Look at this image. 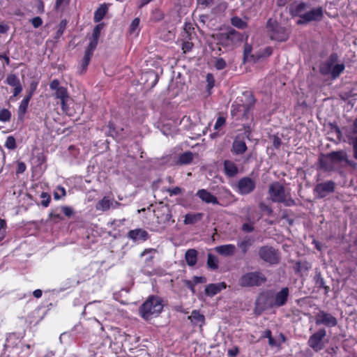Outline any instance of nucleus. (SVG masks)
Returning <instances> with one entry per match:
<instances>
[{
  "mask_svg": "<svg viewBox=\"0 0 357 357\" xmlns=\"http://www.w3.org/2000/svg\"><path fill=\"white\" fill-rule=\"evenodd\" d=\"M324 17L323 8L321 6L314 8L305 12L296 22L297 25L307 24L311 22H319Z\"/></svg>",
  "mask_w": 357,
  "mask_h": 357,
  "instance_id": "nucleus-6",
  "label": "nucleus"
},
{
  "mask_svg": "<svg viewBox=\"0 0 357 357\" xmlns=\"http://www.w3.org/2000/svg\"><path fill=\"white\" fill-rule=\"evenodd\" d=\"M188 319L194 325L202 327L205 322V317L203 314H200L198 310H193L191 315L188 317Z\"/></svg>",
  "mask_w": 357,
  "mask_h": 357,
  "instance_id": "nucleus-24",
  "label": "nucleus"
},
{
  "mask_svg": "<svg viewBox=\"0 0 357 357\" xmlns=\"http://www.w3.org/2000/svg\"><path fill=\"white\" fill-rule=\"evenodd\" d=\"M206 82L208 83L207 86L208 89H211L214 86L215 79L212 74L208 73L206 75Z\"/></svg>",
  "mask_w": 357,
  "mask_h": 357,
  "instance_id": "nucleus-56",
  "label": "nucleus"
},
{
  "mask_svg": "<svg viewBox=\"0 0 357 357\" xmlns=\"http://www.w3.org/2000/svg\"><path fill=\"white\" fill-rule=\"evenodd\" d=\"M4 146L9 150L15 149L17 147L15 138L12 135L8 136L6 139Z\"/></svg>",
  "mask_w": 357,
  "mask_h": 357,
  "instance_id": "nucleus-41",
  "label": "nucleus"
},
{
  "mask_svg": "<svg viewBox=\"0 0 357 357\" xmlns=\"http://www.w3.org/2000/svg\"><path fill=\"white\" fill-rule=\"evenodd\" d=\"M50 218H51L53 220L60 221L63 220V217L59 213H56L54 212H51L49 215Z\"/></svg>",
  "mask_w": 357,
  "mask_h": 357,
  "instance_id": "nucleus-62",
  "label": "nucleus"
},
{
  "mask_svg": "<svg viewBox=\"0 0 357 357\" xmlns=\"http://www.w3.org/2000/svg\"><path fill=\"white\" fill-rule=\"evenodd\" d=\"M182 50L183 53L191 51L194 46L193 43L190 42L191 34L185 29V31L182 33Z\"/></svg>",
  "mask_w": 357,
  "mask_h": 357,
  "instance_id": "nucleus-23",
  "label": "nucleus"
},
{
  "mask_svg": "<svg viewBox=\"0 0 357 357\" xmlns=\"http://www.w3.org/2000/svg\"><path fill=\"white\" fill-rule=\"evenodd\" d=\"M236 188L238 194L247 195L255 190L256 182L253 178L249 176H244L238 181Z\"/></svg>",
  "mask_w": 357,
  "mask_h": 357,
  "instance_id": "nucleus-8",
  "label": "nucleus"
},
{
  "mask_svg": "<svg viewBox=\"0 0 357 357\" xmlns=\"http://www.w3.org/2000/svg\"><path fill=\"white\" fill-rule=\"evenodd\" d=\"M313 280L316 287L323 289L325 294H327L330 291V287L326 285L325 280L322 277L320 271H316Z\"/></svg>",
  "mask_w": 357,
  "mask_h": 357,
  "instance_id": "nucleus-22",
  "label": "nucleus"
},
{
  "mask_svg": "<svg viewBox=\"0 0 357 357\" xmlns=\"http://www.w3.org/2000/svg\"><path fill=\"white\" fill-rule=\"evenodd\" d=\"M11 119V112L8 109L0 110V121L8 122Z\"/></svg>",
  "mask_w": 357,
  "mask_h": 357,
  "instance_id": "nucleus-43",
  "label": "nucleus"
},
{
  "mask_svg": "<svg viewBox=\"0 0 357 357\" xmlns=\"http://www.w3.org/2000/svg\"><path fill=\"white\" fill-rule=\"evenodd\" d=\"M230 22L232 26L239 29H245L248 27L247 22L243 20L238 16H234L231 18Z\"/></svg>",
  "mask_w": 357,
  "mask_h": 357,
  "instance_id": "nucleus-31",
  "label": "nucleus"
},
{
  "mask_svg": "<svg viewBox=\"0 0 357 357\" xmlns=\"http://www.w3.org/2000/svg\"><path fill=\"white\" fill-rule=\"evenodd\" d=\"M50 89L53 91L52 97L55 100L64 98H70L68 89L60 85V81L58 79H54L50 83Z\"/></svg>",
  "mask_w": 357,
  "mask_h": 357,
  "instance_id": "nucleus-13",
  "label": "nucleus"
},
{
  "mask_svg": "<svg viewBox=\"0 0 357 357\" xmlns=\"http://www.w3.org/2000/svg\"><path fill=\"white\" fill-rule=\"evenodd\" d=\"M310 266L309 264L305 261H304V262L297 261L296 263V265L294 267V268L296 273H298L300 275H303L304 273H305L307 271V270L310 268Z\"/></svg>",
  "mask_w": 357,
  "mask_h": 357,
  "instance_id": "nucleus-34",
  "label": "nucleus"
},
{
  "mask_svg": "<svg viewBox=\"0 0 357 357\" xmlns=\"http://www.w3.org/2000/svg\"><path fill=\"white\" fill-rule=\"evenodd\" d=\"M280 203L283 204L285 206H294L296 204V201L291 197L287 198V195L282 199V201Z\"/></svg>",
  "mask_w": 357,
  "mask_h": 357,
  "instance_id": "nucleus-50",
  "label": "nucleus"
},
{
  "mask_svg": "<svg viewBox=\"0 0 357 357\" xmlns=\"http://www.w3.org/2000/svg\"><path fill=\"white\" fill-rule=\"evenodd\" d=\"M31 98H32L26 95L21 101L18 108V114L20 116H23L26 113Z\"/></svg>",
  "mask_w": 357,
  "mask_h": 357,
  "instance_id": "nucleus-30",
  "label": "nucleus"
},
{
  "mask_svg": "<svg viewBox=\"0 0 357 357\" xmlns=\"http://www.w3.org/2000/svg\"><path fill=\"white\" fill-rule=\"evenodd\" d=\"M326 159H320L319 164L321 168L326 170L331 169V167L329 165L328 162L331 164H337L341 162H345V163L353 168L356 167V163L348 159L347 153L343 150L331 151L325 155Z\"/></svg>",
  "mask_w": 357,
  "mask_h": 357,
  "instance_id": "nucleus-2",
  "label": "nucleus"
},
{
  "mask_svg": "<svg viewBox=\"0 0 357 357\" xmlns=\"http://www.w3.org/2000/svg\"><path fill=\"white\" fill-rule=\"evenodd\" d=\"M163 309L162 300L156 296H151L139 307V313L145 320L158 317Z\"/></svg>",
  "mask_w": 357,
  "mask_h": 357,
  "instance_id": "nucleus-1",
  "label": "nucleus"
},
{
  "mask_svg": "<svg viewBox=\"0 0 357 357\" xmlns=\"http://www.w3.org/2000/svg\"><path fill=\"white\" fill-rule=\"evenodd\" d=\"M259 255L261 259L271 264L279 261L278 253L273 247H261Z\"/></svg>",
  "mask_w": 357,
  "mask_h": 357,
  "instance_id": "nucleus-15",
  "label": "nucleus"
},
{
  "mask_svg": "<svg viewBox=\"0 0 357 357\" xmlns=\"http://www.w3.org/2000/svg\"><path fill=\"white\" fill-rule=\"evenodd\" d=\"M316 325H324L326 327H334L337 324V319L331 314L324 311L319 310L315 315Z\"/></svg>",
  "mask_w": 357,
  "mask_h": 357,
  "instance_id": "nucleus-12",
  "label": "nucleus"
},
{
  "mask_svg": "<svg viewBox=\"0 0 357 357\" xmlns=\"http://www.w3.org/2000/svg\"><path fill=\"white\" fill-rule=\"evenodd\" d=\"M235 247H215V250L222 256H231L234 253Z\"/></svg>",
  "mask_w": 357,
  "mask_h": 357,
  "instance_id": "nucleus-37",
  "label": "nucleus"
},
{
  "mask_svg": "<svg viewBox=\"0 0 357 357\" xmlns=\"http://www.w3.org/2000/svg\"><path fill=\"white\" fill-rule=\"evenodd\" d=\"M192 282L195 283V284L205 283L206 282V278L202 276H195L193 277Z\"/></svg>",
  "mask_w": 357,
  "mask_h": 357,
  "instance_id": "nucleus-64",
  "label": "nucleus"
},
{
  "mask_svg": "<svg viewBox=\"0 0 357 357\" xmlns=\"http://www.w3.org/2000/svg\"><path fill=\"white\" fill-rule=\"evenodd\" d=\"M26 165L24 162H19L17 163V170H16L17 174L23 173L26 170Z\"/></svg>",
  "mask_w": 357,
  "mask_h": 357,
  "instance_id": "nucleus-59",
  "label": "nucleus"
},
{
  "mask_svg": "<svg viewBox=\"0 0 357 357\" xmlns=\"http://www.w3.org/2000/svg\"><path fill=\"white\" fill-rule=\"evenodd\" d=\"M289 298V289L287 287H282L280 291L275 292L270 303V307H280L287 303Z\"/></svg>",
  "mask_w": 357,
  "mask_h": 357,
  "instance_id": "nucleus-9",
  "label": "nucleus"
},
{
  "mask_svg": "<svg viewBox=\"0 0 357 357\" xmlns=\"http://www.w3.org/2000/svg\"><path fill=\"white\" fill-rule=\"evenodd\" d=\"M268 194L273 202L280 203L286 195L285 189L283 185L278 181L270 184L268 187Z\"/></svg>",
  "mask_w": 357,
  "mask_h": 357,
  "instance_id": "nucleus-10",
  "label": "nucleus"
},
{
  "mask_svg": "<svg viewBox=\"0 0 357 357\" xmlns=\"http://www.w3.org/2000/svg\"><path fill=\"white\" fill-rule=\"evenodd\" d=\"M7 224L4 219L0 218V242L5 238Z\"/></svg>",
  "mask_w": 357,
  "mask_h": 357,
  "instance_id": "nucleus-46",
  "label": "nucleus"
},
{
  "mask_svg": "<svg viewBox=\"0 0 357 357\" xmlns=\"http://www.w3.org/2000/svg\"><path fill=\"white\" fill-rule=\"evenodd\" d=\"M335 190V183L333 181L317 183L314 188V193L317 198L322 199Z\"/></svg>",
  "mask_w": 357,
  "mask_h": 357,
  "instance_id": "nucleus-11",
  "label": "nucleus"
},
{
  "mask_svg": "<svg viewBox=\"0 0 357 357\" xmlns=\"http://www.w3.org/2000/svg\"><path fill=\"white\" fill-rule=\"evenodd\" d=\"M248 149L247 145L243 138L237 136L231 145V151L234 155H242Z\"/></svg>",
  "mask_w": 357,
  "mask_h": 357,
  "instance_id": "nucleus-18",
  "label": "nucleus"
},
{
  "mask_svg": "<svg viewBox=\"0 0 357 357\" xmlns=\"http://www.w3.org/2000/svg\"><path fill=\"white\" fill-rule=\"evenodd\" d=\"M241 229L245 233L252 232L254 230V226L252 223H243L241 227Z\"/></svg>",
  "mask_w": 357,
  "mask_h": 357,
  "instance_id": "nucleus-54",
  "label": "nucleus"
},
{
  "mask_svg": "<svg viewBox=\"0 0 357 357\" xmlns=\"http://www.w3.org/2000/svg\"><path fill=\"white\" fill-rule=\"evenodd\" d=\"M260 208L266 212L268 215H271L272 213H273V209L271 208V206H268V205H266V204H260Z\"/></svg>",
  "mask_w": 357,
  "mask_h": 357,
  "instance_id": "nucleus-60",
  "label": "nucleus"
},
{
  "mask_svg": "<svg viewBox=\"0 0 357 357\" xmlns=\"http://www.w3.org/2000/svg\"><path fill=\"white\" fill-rule=\"evenodd\" d=\"M103 26H104V24L100 23L94 27V29L93 30V33H92L93 39H95L97 40H99V38L100 36V32H101L102 29H103Z\"/></svg>",
  "mask_w": 357,
  "mask_h": 357,
  "instance_id": "nucleus-45",
  "label": "nucleus"
},
{
  "mask_svg": "<svg viewBox=\"0 0 357 357\" xmlns=\"http://www.w3.org/2000/svg\"><path fill=\"white\" fill-rule=\"evenodd\" d=\"M338 55L337 53H331L327 60L322 62L319 66V73L326 76L331 74L333 65L337 61Z\"/></svg>",
  "mask_w": 357,
  "mask_h": 357,
  "instance_id": "nucleus-16",
  "label": "nucleus"
},
{
  "mask_svg": "<svg viewBox=\"0 0 357 357\" xmlns=\"http://www.w3.org/2000/svg\"><path fill=\"white\" fill-rule=\"evenodd\" d=\"M326 336L325 328H320L316 333L310 336L307 344L315 352H318L324 349V338Z\"/></svg>",
  "mask_w": 357,
  "mask_h": 357,
  "instance_id": "nucleus-7",
  "label": "nucleus"
},
{
  "mask_svg": "<svg viewBox=\"0 0 357 357\" xmlns=\"http://www.w3.org/2000/svg\"><path fill=\"white\" fill-rule=\"evenodd\" d=\"M267 280L266 275L260 271L248 272L243 274L238 280L241 287H260Z\"/></svg>",
  "mask_w": 357,
  "mask_h": 357,
  "instance_id": "nucleus-3",
  "label": "nucleus"
},
{
  "mask_svg": "<svg viewBox=\"0 0 357 357\" xmlns=\"http://www.w3.org/2000/svg\"><path fill=\"white\" fill-rule=\"evenodd\" d=\"M204 216L202 213H187L185 215L184 224L185 225H193L200 221Z\"/></svg>",
  "mask_w": 357,
  "mask_h": 357,
  "instance_id": "nucleus-26",
  "label": "nucleus"
},
{
  "mask_svg": "<svg viewBox=\"0 0 357 357\" xmlns=\"http://www.w3.org/2000/svg\"><path fill=\"white\" fill-rule=\"evenodd\" d=\"M226 123V118L222 116L218 117L216 122L214 125V130H220V128Z\"/></svg>",
  "mask_w": 357,
  "mask_h": 357,
  "instance_id": "nucleus-48",
  "label": "nucleus"
},
{
  "mask_svg": "<svg viewBox=\"0 0 357 357\" xmlns=\"http://www.w3.org/2000/svg\"><path fill=\"white\" fill-rule=\"evenodd\" d=\"M128 237L135 243H142L149 238V234L144 229L139 228L129 231Z\"/></svg>",
  "mask_w": 357,
  "mask_h": 357,
  "instance_id": "nucleus-17",
  "label": "nucleus"
},
{
  "mask_svg": "<svg viewBox=\"0 0 357 357\" xmlns=\"http://www.w3.org/2000/svg\"><path fill=\"white\" fill-rule=\"evenodd\" d=\"M92 56L84 53V55L79 64V74H84L86 73L88 66L91 61Z\"/></svg>",
  "mask_w": 357,
  "mask_h": 357,
  "instance_id": "nucleus-29",
  "label": "nucleus"
},
{
  "mask_svg": "<svg viewBox=\"0 0 357 357\" xmlns=\"http://www.w3.org/2000/svg\"><path fill=\"white\" fill-rule=\"evenodd\" d=\"M225 282L213 283L208 284L205 288V293L208 296H213L220 292L222 289H226Z\"/></svg>",
  "mask_w": 357,
  "mask_h": 357,
  "instance_id": "nucleus-20",
  "label": "nucleus"
},
{
  "mask_svg": "<svg viewBox=\"0 0 357 357\" xmlns=\"http://www.w3.org/2000/svg\"><path fill=\"white\" fill-rule=\"evenodd\" d=\"M224 173L227 177H234L238 173V168L234 162L225 160L223 162Z\"/></svg>",
  "mask_w": 357,
  "mask_h": 357,
  "instance_id": "nucleus-21",
  "label": "nucleus"
},
{
  "mask_svg": "<svg viewBox=\"0 0 357 357\" xmlns=\"http://www.w3.org/2000/svg\"><path fill=\"white\" fill-rule=\"evenodd\" d=\"M273 54V48L270 46L266 47L263 50H259L255 54L251 55L253 58L254 61H259L262 59H266L269 57Z\"/></svg>",
  "mask_w": 357,
  "mask_h": 357,
  "instance_id": "nucleus-25",
  "label": "nucleus"
},
{
  "mask_svg": "<svg viewBox=\"0 0 357 357\" xmlns=\"http://www.w3.org/2000/svg\"><path fill=\"white\" fill-rule=\"evenodd\" d=\"M98 43V40L91 38L89 45L85 50L84 53L93 56V52L96 50Z\"/></svg>",
  "mask_w": 357,
  "mask_h": 357,
  "instance_id": "nucleus-40",
  "label": "nucleus"
},
{
  "mask_svg": "<svg viewBox=\"0 0 357 357\" xmlns=\"http://www.w3.org/2000/svg\"><path fill=\"white\" fill-rule=\"evenodd\" d=\"M197 3L202 8H206L212 6L214 3V0H197Z\"/></svg>",
  "mask_w": 357,
  "mask_h": 357,
  "instance_id": "nucleus-52",
  "label": "nucleus"
},
{
  "mask_svg": "<svg viewBox=\"0 0 357 357\" xmlns=\"http://www.w3.org/2000/svg\"><path fill=\"white\" fill-rule=\"evenodd\" d=\"M67 21L66 20H62L59 24L58 30L56 32L55 38L59 39L63 33L66 29Z\"/></svg>",
  "mask_w": 357,
  "mask_h": 357,
  "instance_id": "nucleus-42",
  "label": "nucleus"
},
{
  "mask_svg": "<svg viewBox=\"0 0 357 357\" xmlns=\"http://www.w3.org/2000/svg\"><path fill=\"white\" fill-rule=\"evenodd\" d=\"M54 199L59 200L66 196V189L61 185L56 187V190L54 192Z\"/></svg>",
  "mask_w": 357,
  "mask_h": 357,
  "instance_id": "nucleus-39",
  "label": "nucleus"
},
{
  "mask_svg": "<svg viewBox=\"0 0 357 357\" xmlns=\"http://www.w3.org/2000/svg\"><path fill=\"white\" fill-rule=\"evenodd\" d=\"M38 81H31L29 84V88L27 91L26 96L32 98L35 92L36 91V89L38 88Z\"/></svg>",
  "mask_w": 357,
  "mask_h": 357,
  "instance_id": "nucleus-47",
  "label": "nucleus"
},
{
  "mask_svg": "<svg viewBox=\"0 0 357 357\" xmlns=\"http://www.w3.org/2000/svg\"><path fill=\"white\" fill-rule=\"evenodd\" d=\"M69 100H70V98H64V99L59 100L60 101L61 110L66 114H68L69 106H68V102L69 101Z\"/></svg>",
  "mask_w": 357,
  "mask_h": 357,
  "instance_id": "nucleus-49",
  "label": "nucleus"
},
{
  "mask_svg": "<svg viewBox=\"0 0 357 357\" xmlns=\"http://www.w3.org/2000/svg\"><path fill=\"white\" fill-rule=\"evenodd\" d=\"M6 83L12 87L21 84L19 77L15 74L13 73L7 76Z\"/></svg>",
  "mask_w": 357,
  "mask_h": 357,
  "instance_id": "nucleus-38",
  "label": "nucleus"
},
{
  "mask_svg": "<svg viewBox=\"0 0 357 357\" xmlns=\"http://www.w3.org/2000/svg\"><path fill=\"white\" fill-rule=\"evenodd\" d=\"M41 200V206L47 207L51 202V196L48 192H43L40 195Z\"/></svg>",
  "mask_w": 357,
  "mask_h": 357,
  "instance_id": "nucleus-44",
  "label": "nucleus"
},
{
  "mask_svg": "<svg viewBox=\"0 0 357 357\" xmlns=\"http://www.w3.org/2000/svg\"><path fill=\"white\" fill-rule=\"evenodd\" d=\"M31 24L34 28H38L43 24V20L40 17H35L31 20Z\"/></svg>",
  "mask_w": 357,
  "mask_h": 357,
  "instance_id": "nucleus-57",
  "label": "nucleus"
},
{
  "mask_svg": "<svg viewBox=\"0 0 357 357\" xmlns=\"http://www.w3.org/2000/svg\"><path fill=\"white\" fill-rule=\"evenodd\" d=\"M310 6V4L302 1H297L291 3L288 6V12L289 15L294 18L298 17L301 19V16L304 15L306 9Z\"/></svg>",
  "mask_w": 357,
  "mask_h": 357,
  "instance_id": "nucleus-14",
  "label": "nucleus"
},
{
  "mask_svg": "<svg viewBox=\"0 0 357 357\" xmlns=\"http://www.w3.org/2000/svg\"><path fill=\"white\" fill-rule=\"evenodd\" d=\"M196 196L206 204H212L215 205L219 204L218 198L206 189H200L197 190Z\"/></svg>",
  "mask_w": 357,
  "mask_h": 357,
  "instance_id": "nucleus-19",
  "label": "nucleus"
},
{
  "mask_svg": "<svg viewBox=\"0 0 357 357\" xmlns=\"http://www.w3.org/2000/svg\"><path fill=\"white\" fill-rule=\"evenodd\" d=\"M185 258L187 264L190 266H193L196 264L197 261V252L195 249H189L185 252Z\"/></svg>",
  "mask_w": 357,
  "mask_h": 357,
  "instance_id": "nucleus-27",
  "label": "nucleus"
},
{
  "mask_svg": "<svg viewBox=\"0 0 357 357\" xmlns=\"http://www.w3.org/2000/svg\"><path fill=\"white\" fill-rule=\"evenodd\" d=\"M107 7L105 4L101 5L94 13L93 20L95 22H100L107 13Z\"/></svg>",
  "mask_w": 357,
  "mask_h": 357,
  "instance_id": "nucleus-28",
  "label": "nucleus"
},
{
  "mask_svg": "<svg viewBox=\"0 0 357 357\" xmlns=\"http://www.w3.org/2000/svg\"><path fill=\"white\" fill-rule=\"evenodd\" d=\"M227 66L226 61L222 58L217 59L215 63V67L217 70H222Z\"/></svg>",
  "mask_w": 357,
  "mask_h": 357,
  "instance_id": "nucleus-51",
  "label": "nucleus"
},
{
  "mask_svg": "<svg viewBox=\"0 0 357 357\" xmlns=\"http://www.w3.org/2000/svg\"><path fill=\"white\" fill-rule=\"evenodd\" d=\"M344 68L345 66L344 63L334 64L330 75L333 79H336L344 70Z\"/></svg>",
  "mask_w": 357,
  "mask_h": 357,
  "instance_id": "nucleus-36",
  "label": "nucleus"
},
{
  "mask_svg": "<svg viewBox=\"0 0 357 357\" xmlns=\"http://www.w3.org/2000/svg\"><path fill=\"white\" fill-rule=\"evenodd\" d=\"M61 209L63 214L68 218L71 217L74 213L73 209L68 206H62Z\"/></svg>",
  "mask_w": 357,
  "mask_h": 357,
  "instance_id": "nucleus-53",
  "label": "nucleus"
},
{
  "mask_svg": "<svg viewBox=\"0 0 357 357\" xmlns=\"http://www.w3.org/2000/svg\"><path fill=\"white\" fill-rule=\"evenodd\" d=\"M219 261L216 256L208 254L207 267L208 269L215 271L218 268Z\"/></svg>",
  "mask_w": 357,
  "mask_h": 357,
  "instance_id": "nucleus-32",
  "label": "nucleus"
},
{
  "mask_svg": "<svg viewBox=\"0 0 357 357\" xmlns=\"http://www.w3.org/2000/svg\"><path fill=\"white\" fill-rule=\"evenodd\" d=\"M110 206V199L107 197H104L97 203L96 208L97 210L106 211L109 209Z\"/></svg>",
  "mask_w": 357,
  "mask_h": 357,
  "instance_id": "nucleus-33",
  "label": "nucleus"
},
{
  "mask_svg": "<svg viewBox=\"0 0 357 357\" xmlns=\"http://www.w3.org/2000/svg\"><path fill=\"white\" fill-rule=\"evenodd\" d=\"M282 141L281 139L278 135L273 136V146L275 149H279L281 146Z\"/></svg>",
  "mask_w": 357,
  "mask_h": 357,
  "instance_id": "nucleus-58",
  "label": "nucleus"
},
{
  "mask_svg": "<svg viewBox=\"0 0 357 357\" xmlns=\"http://www.w3.org/2000/svg\"><path fill=\"white\" fill-rule=\"evenodd\" d=\"M239 353V349L238 347H233L231 349H229L227 351V355L229 357H236Z\"/></svg>",
  "mask_w": 357,
  "mask_h": 357,
  "instance_id": "nucleus-55",
  "label": "nucleus"
},
{
  "mask_svg": "<svg viewBox=\"0 0 357 357\" xmlns=\"http://www.w3.org/2000/svg\"><path fill=\"white\" fill-rule=\"evenodd\" d=\"M266 28L269 33L270 38L278 42L287 41L289 38V33L287 29L281 26L275 20L270 18L266 22Z\"/></svg>",
  "mask_w": 357,
  "mask_h": 357,
  "instance_id": "nucleus-4",
  "label": "nucleus"
},
{
  "mask_svg": "<svg viewBox=\"0 0 357 357\" xmlns=\"http://www.w3.org/2000/svg\"><path fill=\"white\" fill-rule=\"evenodd\" d=\"M352 147L354 151V158L357 160V136L353 138L352 140Z\"/></svg>",
  "mask_w": 357,
  "mask_h": 357,
  "instance_id": "nucleus-61",
  "label": "nucleus"
},
{
  "mask_svg": "<svg viewBox=\"0 0 357 357\" xmlns=\"http://www.w3.org/2000/svg\"><path fill=\"white\" fill-rule=\"evenodd\" d=\"M139 24V18H135L130 24V31H135L136 29L138 27Z\"/></svg>",
  "mask_w": 357,
  "mask_h": 357,
  "instance_id": "nucleus-63",
  "label": "nucleus"
},
{
  "mask_svg": "<svg viewBox=\"0 0 357 357\" xmlns=\"http://www.w3.org/2000/svg\"><path fill=\"white\" fill-rule=\"evenodd\" d=\"M243 40V36L240 32L230 28L227 32L218 36V42L223 47H232L240 43Z\"/></svg>",
  "mask_w": 357,
  "mask_h": 357,
  "instance_id": "nucleus-5",
  "label": "nucleus"
},
{
  "mask_svg": "<svg viewBox=\"0 0 357 357\" xmlns=\"http://www.w3.org/2000/svg\"><path fill=\"white\" fill-rule=\"evenodd\" d=\"M193 160V154L190 151L181 153L178 157V162L181 165L190 164Z\"/></svg>",
  "mask_w": 357,
  "mask_h": 357,
  "instance_id": "nucleus-35",
  "label": "nucleus"
}]
</instances>
